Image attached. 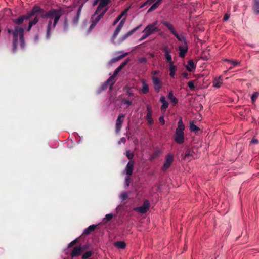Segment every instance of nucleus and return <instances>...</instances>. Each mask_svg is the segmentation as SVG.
Returning <instances> with one entry per match:
<instances>
[{"label": "nucleus", "instance_id": "nucleus-42", "mask_svg": "<svg viewBox=\"0 0 259 259\" xmlns=\"http://www.w3.org/2000/svg\"><path fill=\"white\" fill-rule=\"evenodd\" d=\"M78 238H76L75 239V240H74L73 241H72V242H71L68 246V248H70L72 246L75 245V244H77V243L78 242Z\"/></svg>", "mask_w": 259, "mask_h": 259}, {"label": "nucleus", "instance_id": "nucleus-9", "mask_svg": "<svg viewBox=\"0 0 259 259\" xmlns=\"http://www.w3.org/2000/svg\"><path fill=\"white\" fill-rule=\"evenodd\" d=\"M149 207V201L148 200H145L141 206L136 207L134 209V210L135 211L138 212L142 214H144L148 211Z\"/></svg>", "mask_w": 259, "mask_h": 259}, {"label": "nucleus", "instance_id": "nucleus-21", "mask_svg": "<svg viewBox=\"0 0 259 259\" xmlns=\"http://www.w3.org/2000/svg\"><path fill=\"white\" fill-rule=\"evenodd\" d=\"M252 9L255 14H259V0L252 1Z\"/></svg>", "mask_w": 259, "mask_h": 259}, {"label": "nucleus", "instance_id": "nucleus-36", "mask_svg": "<svg viewBox=\"0 0 259 259\" xmlns=\"http://www.w3.org/2000/svg\"><path fill=\"white\" fill-rule=\"evenodd\" d=\"M259 97V93L257 92H255L253 93V94L251 96V99L252 103H254L255 102L256 100Z\"/></svg>", "mask_w": 259, "mask_h": 259}, {"label": "nucleus", "instance_id": "nucleus-57", "mask_svg": "<svg viewBox=\"0 0 259 259\" xmlns=\"http://www.w3.org/2000/svg\"><path fill=\"white\" fill-rule=\"evenodd\" d=\"M140 63H145L147 61V59L145 57H142L139 59Z\"/></svg>", "mask_w": 259, "mask_h": 259}, {"label": "nucleus", "instance_id": "nucleus-47", "mask_svg": "<svg viewBox=\"0 0 259 259\" xmlns=\"http://www.w3.org/2000/svg\"><path fill=\"white\" fill-rule=\"evenodd\" d=\"M130 60L129 59H126L119 66H121L123 69L127 64Z\"/></svg>", "mask_w": 259, "mask_h": 259}, {"label": "nucleus", "instance_id": "nucleus-54", "mask_svg": "<svg viewBox=\"0 0 259 259\" xmlns=\"http://www.w3.org/2000/svg\"><path fill=\"white\" fill-rule=\"evenodd\" d=\"M160 73L159 70H154L151 72V74L153 76H156V75H158Z\"/></svg>", "mask_w": 259, "mask_h": 259}, {"label": "nucleus", "instance_id": "nucleus-7", "mask_svg": "<svg viewBox=\"0 0 259 259\" xmlns=\"http://www.w3.org/2000/svg\"><path fill=\"white\" fill-rule=\"evenodd\" d=\"M111 0H100L99 5L94 13V16L98 14L100 12L107 9V11L109 7L108 5L110 3Z\"/></svg>", "mask_w": 259, "mask_h": 259}, {"label": "nucleus", "instance_id": "nucleus-62", "mask_svg": "<svg viewBox=\"0 0 259 259\" xmlns=\"http://www.w3.org/2000/svg\"><path fill=\"white\" fill-rule=\"evenodd\" d=\"M155 158H156V157H153V154H152V155H151V156H150V160H153V159H155Z\"/></svg>", "mask_w": 259, "mask_h": 259}, {"label": "nucleus", "instance_id": "nucleus-39", "mask_svg": "<svg viewBox=\"0 0 259 259\" xmlns=\"http://www.w3.org/2000/svg\"><path fill=\"white\" fill-rule=\"evenodd\" d=\"M119 72H120V71L117 68H116L115 70V71L113 73V74L108 78V81H109L110 80H113L114 81L115 77H116V76L118 74V73Z\"/></svg>", "mask_w": 259, "mask_h": 259}, {"label": "nucleus", "instance_id": "nucleus-52", "mask_svg": "<svg viewBox=\"0 0 259 259\" xmlns=\"http://www.w3.org/2000/svg\"><path fill=\"white\" fill-rule=\"evenodd\" d=\"M226 61L232 63L234 66H236L238 64V62L237 61H231L229 60H226Z\"/></svg>", "mask_w": 259, "mask_h": 259}, {"label": "nucleus", "instance_id": "nucleus-6", "mask_svg": "<svg viewBox=\"0 0 259 259\" xmlns=\"http://www.w3.org/2000/svg\"><path fill=\"white\" fill-rule=\"evenodd\" d=\"M157 23V21H155L153 23L148 25L143 31V32L147 33L149 36L151 34L159 31V29L156 26Z\"/></svg>", "mask_w": 259, "mask_h": 259}, {"label": "nucleus", "instance_id": "nucleus-46", "mask_svg": "<svg viewBox=\"0 0 259 259\" xmlns=\"http://www.w3.org/2000/svg\"><path fill=\"white\" fill-rule=\"evenodd\" d=\"M128 194L126 192H124V193H123L121 194L120 195V198L122 200H126L127 197H128Z\"/></svg>", "mask_w": 259, "mask_h": 259}, {"label": "nucleus", "instance_id": "nucleus-14", "mask_svg": "<svg viewBox=\"0 0 259 259\" xmlns=\"http://www.w3.org/2000/svg\"><path fill=\"white\" fill-rule=\"evenodd\" d=\"M179 51V56L180 57L183 58L185 57L186 54L188 52V45L187 43L180 45L178 47Z\"/></svg>", "mask_w": 259, "mask_h": 259}, {"label": "nucleus", "instance_id": "nucleus-38", "mask_svg": "<svg viewBox=\"0 0 259 259\" xmlns=\"http://www.w3.org/2000/svg\"><path fill=\"white\" fill-rule=\"evenodd\" d=\"M127 55V53H126L123 55H121L120 56H117V57H115V58H114L112 59V61L113 62H116L117 61H119L120 60V59H121L122 58H124V57H125L126 55Z\"/></svg>", "mask_w": 259, "mask_h": 259}, {"label": "nucleus", "instance_id": "nucleus-10", "mask_svg": "<svg viewBox=\"0 0 259 259\" xmlns=\"http://www.w3.org/2000/svg\"><path fill=\"white\" fill-rule=\"evenodd\" d=\"M151 79L154 90L158 93L162 87V80L159 77L155 76H152Z\"/></svg>", "mask_w": 259, "mask_h": 259}, {"label": "nucleus", "instance_id": "nucleus-40", "mask_svg": "<svg viewBox=\"0 0 259 259\" xmlns=\"http://www.w3.org/2000/svg\"><path fill=\"white\" fill-rule=\"evenodd\" d=\"M168 105H169V104H168V102H166L165 103H163V104L161 106V111L163 112H165L166 109L168 107Z\"/></svg>", "mask_w": 259, "mask_h": 259}, {"label": "nucleus", "instance_id": "nucleus-12", "mask_svg": "<svg viewBox=\"0 0 259 259\" xmlns=\"http://www.w3.org/2000/svg\"><path fill=\"white\" fill-rule=\"evenodd\" d=\"M174 161V156L170 154L166 155L165 161L162 167V170L164 171H166L170 167Z\"/></svg>", "mask_w": 259, "mask_h": 259}, {"label": "nucleus", "instance_id": "nucleus-49", "mask_svg": "<svg viewBox=\"0 0 259 259\" xmlns=\"http://www.w3.org/2000/svg\"><path fill=\"white\" fill-rule=\"evenodd\" d=\"M68 23L67 19H66L64 21V29L65 30H67L68 28Z\"/></svg>", "mask_w": 259, "mask_h": 259}, {"label": "nucleus", "instance_id": "nucleus-50", "mask_svg": "<svg viewBox=\"0 0 259 259\" xmlns=\"http://www.w3.org/2000/svg\"><path fill=\"white\" fill-rule=\"evenodd\" d=\"M125 182H126V185L127 187H128L130 185V178L128 176H126L125 177Z\"/></svg>", "mask_w": 259, "mask_h": 259}, {"label": "nucleus", "instance_id": "nucleus-35", "mask_svg": "<svg viewBox=\"0 0 259 259\" xmlns=\"http://www.w3.org/2000/svg\"><path fill=\"white\" fill-rule=\"evenodd\" d=\"M93 252L91 251H88L82 255V259H89L93 254Z\"/></svg>", "mask_w": 259, "mask_h": 259}, {"label": "nucleus", "instance_id": "nucleus-44", "mask_svg": "<svg viewBox=\"0 0 259 259\" xmlns=\"http://www.w3.org/2000/svg\"><path fill=\"white\" fill-rule=\"evenodd\" d=\"M188 85L191 90H193L195 88L194 85V80H190L188 82Z\"/></svg>", "mask_w": 259, "mask_h": 259}, {"label": "nucleus", "instance_id": "nucleus-30", "mask_svg": "<svg viewBox=\"0 0 259 259\" xmlns=\"http://www.w3.org/2000/svg\"><path fill=\"white\" fill-rule=\"evenodd\" d=\"M114 245L115 247L119 249H124L126 246V243L124 241H117L114 242Z\"/></svg>", "mask_w": 259, "mask_h": 259}, {"label": "nucleus", "instance_id": "nucleus-16", "mask_svg": "<svg viewBox=\"0 0 259 259\" xmlns=\"http://www.w3.org/2000/svg\"><path fill=\"white\" fill-rule=\"evenodd\" d=\"M134 162L133 161L130 160L127 164L125 167L126 174L127 176L130 177L133 171Z\"/></svg>", "mask_w": 259, "mask_h": 259}, {"label": "nucleus", "instance_id": "nucleus-55", "mask_svg": "<svg viewBox=\"0 0 259 259\" xmlns=\"http://www.w3.org/2000/svg\"><path fill=\"white\" fill-rule=\"evenodd\" d=\"M149 35L147 33H144V34L139 39L140 41H142L148 37Z\"/></svg>", "mask_w": 259, "mask_h": 259}, {"label": "nucleus", "instance_id": "nucleus-13", "mask_svg": "<svg viewBox=\"0 0 259 259\" xmlns=\"http://www.w3.org/2000/svg\"><path fill=\"white\" fill-rule=\"evenodd\" d=\"M107 12V9H105L104 10H103L102 12H100L99 14L96 17V18L94 19H93L92 21V24L90 26V28H94L96 24L98 23V22L100 20V19L103 18L105 14ZM94 16L92 17V19H93Z\"/></svg>", "mask_w": 259, "mask_h": 259}, {"label": "nucleus", "instance_id": "nucleus-51", "mask_svg": "<svg viewBox=\"0 0 259 259\" xmlns=\"http://www.w3.org/2000/svg\"><path fill=\"white\" fill-rule=\"evenodd\" d=\"M159 121L160 122V123L162 124V125H164V123H165V120H164V117L163 116H160L159 118Z\"/></svg>", "mask_w": 259, "mask_h": 259}, {"label": "nucleus", "instance_id": "nucleus-27", "mask_svg": "<svg viewBox=\"0 0 259 259\" xmlns=\"http://www.w3.org/2000/svg\"><path fill=\"white\" fill-rule=\"evenodd\" d=\"M162 0H157L148 9V12H150L157 9L161 3Z\"/></svg>", "mask_w": 259, "mask_h": 259}, {"label": "nucleus", "instance_id": "nucleus-53", "mask_svg": "<svg viewBox=\"0 0 259 259\" xmlns=\"http://www.w3.org/2000/svg\"><path fill=\"white\" fill-rule=\"evenodd\" d=\"M230 18V14H228L227 13H226L224 16V17H223V20L224 21H227L229 18Z\"/></svg>", "mask_w": 259, "mask_h": 259}, {"label": "nucleus", "instance_id": "nucleus-32", "mask_svg": "<svg viewBox=\"0 0 259 259\" xmlns=\"http://www.w3.org/2000/svg\"><path fill=\"white\" fill-rule=\"evenodd\" d=\"M121 29H122V27L117 25V27L116 28L115 30H114L113 34L112 36V39L113 40L115 39L116 38V37L118 35V34L120 32Z\"/></svg>", "mask_w": 259, "mask_h": 259}, {"label": "nucleus", "instance_id": "nucleus-11", "mask_svg": "<svg viewBox=\"0 0 259 259\" xmlns=\"http://www.w3.org/2000/svg\"><path fill=\"white\" fill-rule=\"evenodd\" d=\"M125 117V114H120L116 120L115 132L117 134H119L120 132Z\"/></svg>", "mask_w": 259, "mask_h": 259}, {"label": "nucleus", "instance_id": "nucleus-28", "mask_svg": "<svg viewBox=\"0 0 259 259\" xmlns=\"http://www.w3.org/2000/svg\"><path fill=\"white\" fill-rule=\"evenodd\" d=\"M141 25H139L137 27L134 28L131 31H128L125 35L123 36V39L125 40L130 36H131L134 32H135L140 27Z\"/></svg>", "mask_w": 259, "mask_h": 259}, {"label": "nucleus", "instance_id": "nucleus-5", "mask_svg": "<svg viewBox=\"0 0 259 259\" xmlns=\"http://www.w3.org/2000/svg\"><path fill=\"white\" fill-rule=\"evenodd\" d=\"M35 5L32 7V9L28 12L26 15H22L17 19H13V22L17 25H20L23 23L24 20H28L31 17L35 16Z\"/></svg>", "mask_w": 259, "mask_h": 259}, {"label": "nucleus", "instance_id": "nucleus-31", "mask_svg": "<svg viewBox=\"0 0 259 259\" xmlns=\"http://www.w3.org/2000/svg\"><path fill=\"white\" fill-rule=\"evenodd\" d=\"M222 82V80L220 77L219 78L214 79L213 82V86L217 88H219L221 86Z\"/></svg>", "mask_w": 259, "mask_h": 259}, {"label": "nucleus", "instance_id": "nucleus-17", "mask_svg": "<svg viewBox=\"0 0 259 259\" xmlns=\"http://www.w3.org/2000/svg\"><path fill=\"white\" fill-rule=\"evenodd\" d=\"M147 115L146 116V120L148 122V123L149 125H151L153 124L154 121L152 117V110L150 107L147 106Z\"/></svg>", "mask_w": 259, "mask_h": 259}, {"label": "nucleus", "instance_id": "nucleus-64", "mask_svg": "<svg viewBox=\"0 0 259 259\" xmlns=\"http://www.w3.org/2000/svg\"><path fill=\"white\" fill-rule=\"evenodd\" d=\"M121 141L124 143L126 142V139L125 138H121Z\"/></svg>", "mask_w": 259, "mask_h": 259}, {"label": "nucleus", "instance_id": "nucleus-56", "mask_svg": "<svg viewBox=\"0 0 259 259\" xmlns=\"http://www.w3.org/2000/svg\"><path fill=\"white\" fill-rule=\"evenodd\" d=\"M160 102L163 104V103H165L167 101L165 100V98L164 96H161L160 98Z\"/></svg>", "mask_w": 259, "mask_h": 259}, {"label": "nucleus", "instance_id": "nucleus-20", "mask_svg": "<svg viewBox=\"0 0 259 259\" xmlns=\"http://www.w3.org/2000/svg\"><path fill=\"white\" fill-rule=\"evenodd\" d=\"M38 21H39V17H38L37 15L36 14L35 15V17L33 19L29 21L27 30L28 31H30L31 30L32 27L33 25H36L38 23Z\"/></svg>", "mask_w": 259, "mask_h": 259}, {"label": "nucleus", "instance_id": "nucleus-45", "mask_svg": "<svg viewBox=\"0 0 259 259\" xmlns=\"http://www.w3.org/2000/svg\"><path fill=\"white\" fill-rule=\"evenodd\" d=\"M121 102L122 104H126L127 107L131 106L132 104V101H131L130 100H126V99L122 100Z\"/></svg>", "mask_w": 259, "mask_h": 259}, {"label": "nucleus", "instance_id": "nucleus-22", "mask_svg": "<svg viewBox=\"0 0 259 259\" xmlns=\"http://www.w3.org/2000/svg\"><path fill=\"white\" fill-rule=\"evenodd\" d=\"M115 81L113 80H110L108 81V79L102 85L101 89L102 90H105L107 89L109 85L110 88L111 89L112 85L114 84Z\"/></svg>", "mask_w": 259, "mask_h": 259}, {"label": "nucleus", "instance_id": "nucleus-43", "mask_svg": "<svg viewBox=\"0 0 259 259\" xmlns=\"http://www.w3.org/2000/svg\"><path fill=\"white\" fill-rule=\"evenodd\" d=\"M126 156L129 160H131L134 157V154L133 153H131L128 151L126 152Z\"/></svg>", "mask_w": 259, "mask_h": 259}, {"label": "nucleus", "instance_id": "nucleus-63", "mask_svg": "<svg viewBox=\"0 0 259 259\" xmlns=\"http://www.w3.org/2000/svg\"><path fill=\"white\" fill-rule=\"evenodd\" d=\"M155 158H156V157H153V154H152V155H151V156H150V160H153V159H155Z\"/></svg>", "mask_w": 259, "mask_h": 259}, {"label": "nucleus", "instance_id": "nucleus-29", "mask_svg": "<svg viewBox=\"0 0 259 259\" xmlns=\"http://www.w3.org/2000/svg\"><path fill=\"white\" fill-rule=\"evenodd\" d=\"M190 130L191 132H194L195 133H198V132L200 130V129L198 126H197L193 123V121L190 122Z\"/></svg>", "mask_w": 259, "mask_h": 259}, {"label": "nucleus", "instance_id": "nucleus-26", "mask_svg": "<svg viewBox=\"0 0 259 259\" xmlns=\"http://www.w3.org/2000/svg\"><path fill=\"white\" fill-rule=\"evenodd\" d=\"M168 98L172 103L173 106H175L178 102V99L174 96L172 91H170L168 95Z\"/></svg>", "mask_w": 259, "mask_h": 259}, {"label": "nucleus", "instance_id": "nucleus-33", "mask_svg": "<svg viewBox=\"0 0 259 259\" xmlns=\"http://www.w3.org/2000/svg\"><path fill=\"white\" fill-rule=\"evenodd\" d=\"M128 10V9L125 10L116 18V19L113 23V25H115L118 22V21L121 19L122 17L127 12Z\"/></svg>", "mask_w": 259, "mask_h": 259}, {"label": "nucleus", "instance_id": "nucleus-58", "mask_svg": "<svg viewBox=\"0 0 259 259\" xmlns=\"http://www.w3.org/2000/svg\"><path fill=\"white\" fill-rule=\"evenodd\" d=\"M125 22V19H122L120 22V23H119V24L118 25V26L121 27L122 28L123 25H124V23Z\"/></svg>", "mask_w": 259, "mask_h": 259}, {"label": "nucleus", "instance_id": "nucleus-34", "mask_svg": "<svg viewBox=\"0 0 259 259\" xmlns=\"http://www.w3.org/2000/svg\"><path fill=\"white\" fill-rule=\"evenodd\" d=\"M193 153H194V152L191 150H187V151L186 152V153L184 154V158L188 159H189V160H190L191 159L190 158V157H193Z\"/></svg>", "mask_w": 259, "mask_h": 259}, {"label": "nucleus", "instance_id": "nucleus-4", "mask_svg": "<svg viewBox=\"0 0 259 259\" xmlns=\"http://www.w3.org/2000/svg\"><path fill=\"white\" fill-rule=\"evenodd\" d=\"M161 24L166 27L167 29L170 31L171 33L179 41L183 42V44L187 43L186 38L182 35H179L176 32L173 25H172L170 22L163 20L161 21Z\"/></svg>", "mask_w": 259, "mask_h": 259}, {"label": "nucleus", "instance_id": "nucleus-37", "mask_svg": "<svg viewBox=\"0 0 259 259\" xmlns=\"http://www.w3.org/2000/svg\"><path fill=\"white\" fill-rule=\"evenodd\" d=\"M113 215L112 213L107 214L106 215L105 218L103 219V221L104 223H107L108 221H110Z\"/></svg>", "mask_w": 259, "mask_h": 259}, {"label": "nucleus", "instance_id": "nucleus-25", "mask_svg": "<svg viewBox=\"0 0 259 259\" xmlns=\"http://www.w3.org/2000/svg\"><path fill=\"white\" fill-rule=\"evenodd\" d=\"M98 225H92L86 228L83 231V234L89 235L91 232L94 231L97 227Z\"/></svg>", "mask_w": 259, "mask_h": 259}, {"label": "nucleus", "instance_id": "nucleus-1", "mask_svg": "<svg viewBox=\"0 0 259 259\" xmlns=\"http://www.w3.org/2000/svg\"><path fill=\"white\" fill-rule=\"evenodd\" d=\"M35 14L38 17L40 16L42 19H49V20L46 28V38L49 39L51 37L52 30L55 29L57 24L61 17L64 13L63 10L61 9L51 8L49 11H46L39 6L35 5Z\"/></svg>", "mask_w": 259, "mask_h": 259}, {"label": "nucleus", "instance_id": "nucleus-60", "mask_svg": "<svg viewBox=\"0 0 259 259\" xmlns=\"http://www.w3.org/2000/svg\"><path fill=\"white\" fill-rule=\"evenodd\" d=\"M98 2H100V0H95L93 3V5L95 6L98 4Z\"/></svg>", "mask_w": 259, "mask_h": 259}, {"label": "nucleus", "instance_id": "nucleus-8", "mask_svg": "<svg viewBox=\"0 0 259 259\" xmlns=\"http://www.w3.org/2000/svg\"><path fill=\"white\" fill-rule=\"evenodd\" d=\"M161 50L164 53V57L166 60V62L168 63L174 62L172 60V57L170 53L172 52L171 49L169 48L168 45H165L162 47Z\"/></svg>", "mask_w": 259, "mask_h": 259}, {"label": "nucleus", "instance_id": "nucleus-41", "mask_svg": "<svg viewBox=\"0 0 259 259\" xmlns=\"http://www.w3.org/2000/svg\"><path fill=\"white\" fill-rule=\"evenodd\" d=\"M161 152V151L159 149H156L154 151V152L152 154L153 155V157L157 158L160 156Z\"/></svg>", "mask_w": 259, "mask_h": 259}, {"label": "nucleus", "instance_id": "nucleus-48", "mask_svg": "<svg viewBox=\"0 0 259 259\" xmlns=\"http://www.w3.org/2000/svg\"><path fill=\"white\" fill-rule=\"evenodd\" d=\"M130 60L129 59H126L119 66H121L123 69L127 64Z\"/></svg>", "mask_w": 259, "mask_h": 259}, {"label": "nucleus", "instance_id": "nucleus-19", "mask_svg": "<svg viewBox=\"0 0 259 259\" xmlns=\"http://www.w3.org/2000/svg\"><path fill=\"white\" fill-rule=\"evenodd\" d=\"M82 7H83V5H81L79 7V8H78L76 16L73 19V23L74 25L78 23Z\"/></svg>", "mask_w": 259, "mask_h": 259}, {"label": "nucleus", "instance_id": "nucleus-23", "mask_svg": "<svg viewBox=\"0 0 259 259\" xmlns=\"http://www.w3.org/2000/svg\"><path fill=\"white\" fill-rule=\"evenodd\" d=\"M196 64L194 63V61L192 60H189L188 61V65L186 66V68L188 71L191 72L192 70L196 68Z\"/></svg>", "mask_w": 259, "mask_h": 259}, {"label": "nucleus", "instance_id": "nucleus-3", "mask_svg": "<svg viewBox=\"0 0 259 259\" xmlns=\"http://www.w3.org/2000/svg\"><path fill=\"white\" fill-rule=\"evenodd\" d=\"M185 126L183 123L182 118L180 117L178 122V127L173 135V139L176 143L178 144L184 143L185 141Z\"/></svg>", "mask_w": 259, "mask_h": 259}, {"label": "nucleus", "instance_id": "nucleus-24", "mask_svg": "<svg viewBox=\"0 0 259 259\" xmlns=\"http://www.w3.org/2000/svg\"><path fill=\"white\" fill-rule=\"evenodd\" d=\"M169 71L170 73L169 75L171 77L174 78L176 72L177 71V67L174 65V62L169 63Z\"/></svg>", "mask_w": 259, "mask_h": 259}, {"label": "nucleus", "instance_id": "nucleus-15", "mask_svg": "<svg viewBox=\"0 0 259 259\" xmlns=\"http://www.w3.org/2000/svg\"><path fill=\"white\" fill-rule=\"evenodd\" d=\"M84 249V247L81 248L80 246L75 247L71 253V256L72 258L78 256Z\"/></svg>", "mask_w": 259, "mask_h": 259}, {"label": "nucleus", "instance_id": "nucleus-2", "mask_svg": "<svg viewBox=\"0 0 259 259\" xmlns=\"http://www.w3.org/2000/svg\"><path fill=\"white\" fill-rule=\"evenodd\" d=\"M7 31L9 34H12L13 35V52H15L17 51L18 38L20 42L21 47L24 48L25 47L24 28L18 26H15L13 30L8 29Z\"/></svg>", "mask_w": 259, "mask_h": 259}, {"label": "nucleus", "instance_id": "nucleus-59", "mask_svg": "<svg viewBox=\"0 0 259 259\" xmlns=\"http://www.w3.org/2000/svg\"><path fill=\"white\" fill-rule=\"evenodd\" d=\"M182 75L184 78H188V73L187 72H183Z\"/></svg>", "mask_w": 259, "mask_h": 259}, {"label": "nucleus", "instance_id": "nucleus-61", "mask_svg": "<svg viewBox=\"0 0 259 259\" xmlns=\"http://www.w3.org/2000/svg\"><path fill=\"white\" fill-rule=\"evenodd\" d=\"M258 140L255 139H252L251 143H257Z\"/></svg>", "mask_w": 259, "mask_h": 259}, {"label": "nucleus", "instance_id": "nucleus-18", "mask_svg": "<svg viewBox=\"0 0 259 259\" xmlns=\"http://www.w3.org/2000/svg\"><path fill=\"white\" fill-rule=\"evenodd\" d=\"M141 81L142 85L141 90V92L144 94L148 93L149 92V85L147 83L146 80L144 79H142Z\"/></svg>", "mask_w": 259, "mask_h": 259}]
</instances>
